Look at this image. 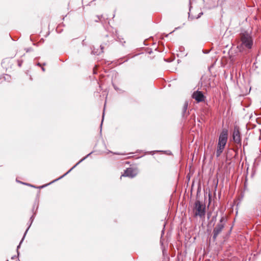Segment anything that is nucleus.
I'll list each match as a JSON object with an SVG mask.
<instances>
[{
  "instance_id": "28",
  "label": "nucleus",
  "mask_w": 261,
  "mask_h": 261,
  "mask_svg": "<svg viewBox=\"0 0 261 261\" xmlns=\"http://www.w3.org/2000/svg\"><path fill=\"white\" fill-rule=\"evenodd\" d=\"M21 184H24V182H21Z\"/></svg>"
},
{
  "instance_id": "29",
  "label": "nucleus",
  "mask_w": 261,
  "mask_h": 261,
  "mask_svg": "<svg viewBox=\"0 0 261 261\" xmlns=\"http://www.w3.org/2000/svg\"><path fill=\"white\" fill-rule=\"evenodd\" d=\"M21 184H24V182H21Z\"/></svg>"
},
{
  "instance_id": "19",
  "label": "nucleus",
  "mask_w": 261,
  "mask_h": 261,
  "mask_svg": "<svg viewBox=\"0 0 261 261\" xmlns=\"http://www.w3.org/2000/svg\"><path fill=\"white\" fill-rule=\"evenodd\" d=\"M37 66H41V64L40 63H38L37 64Z\"/></svg>"
},
{
  "instance_id": "22",
  "label": "nucleus",
  "mask_w": 261,
  "mask_h": 261,
  "mask_svg": "<svg viewBox=\"0 0 261 261\" xmlns=\"http://www.w3.org/2000/svg\"><path fill=\"white\" fill-rule=\"evenodd\" d=\"M28 185H29V186H30L31 187H34V186H32V185H29V184H28Z\"/></svg>"
},
{
  "instance_id": "7",
  "label": "nucleus",
  "mask_w": 261,
  "mask_h": 261,
  "mask_svg": "<svg viewBox=\"0 0 261 261\" xmlns=\"http://www.w3.org/2000/svg\"><path fill=\"white\" fill-rule=\"evenodd\" d=\"M137 174V173L135 170L132 168H128L124 171V174L121 176L133 178L136 176Z\"/></svg>"
},
{
  "instance_id": "5",
  "label": "nucleus",
  "mask_w": 261,
  "mask_h": 261,
  "mask_svg": "<svg viewBox=\"0 0 261 261\" xmlns=\"http://www.w3.org/2000/svg\"><path fill=\"white\" fill-rule=\"evenodd\" d=\"M232 137L233 141L235 143L241 145V133L239 130V127L235 126L234 127Z\"/></svg>"
},
{
  "instance_id": "10",
  "label": "nucleus",
  "mask_w": 261,
  "mask_h": 261,
  "mask_svg": "<svg viewBox=\"0 0 261 261\" xmlns=\"http://www.w3.org/2000/svg\"><path fill=\"white\" fill-rule=\"evenodd\" d=\"M188 106V102L186 101L184 105L183 108H182V114L183 117L187 116L189 115V112L187 113Z\"/></svg>"
},
{
  "instance_id": "26",
  "label": "nucleus",
  "mask_w": 261,
  "mask_h": 261,
  "mask_svg": "<svg viewBox=\"0 0 261 261\" xmlns=\"http://www.w3.org/2000/svg\"><path fill=\"white\" fill-rule=\"evenodd\" d=\"M93 72H94V73L95 74L96 72H95V71L94 70H93Z\"/></svg>"
},
{
  "instance_id": "1",
  "label": "nucleus",
  "mask_w": 261,
  "mask_h": 261,
  "mask_svg": "<svg viewBox=\"0 0 261 261\" xmlns=\"http://www.w3.org/2000/svg\"><path fill=\"white\" fill-rule=\"evenodd\" d=\"M240 44L238 46L240 51L246 49H250L253 45V39L251 33L248 31L242 32L240 34Z\"/></svg>"
},
{
  "instance_id": "18",
  "label": "nucleus",
  "mask_w": 261,
  "mask_h": 261,
  "mask_svg": "<svg viewBox=\"0 0 261 261\" xmlns=\"http://www.w3.org/2000/svg\"><path fill=\"white\" fill-rule=\"evenodd\" d=\"M100 48H101V52H103L102 50L103 49V46L102 45H100Z\"/></svg>"
},
{
  "instance_id": "23",
  "label": "nucleus",
  "mask_w": 261,
  "mask_h": 261,
  "mask_svg": "<svg viewBox=\"0 0 261 261\" xmlns=\"http://www.w3.org/2000/svg\"><path fill=\"white\" fill-rule=\"evenodd\" d=\"M15 257V256H14L12 257V259H13V258H14Z\"/></svg>"
},
{
  "instance_id": "30",
  "label": "nucleus",
  "mask_w": 261,
  "mask_h": 261,
  "mask_svg": "<svg viewBox=\"0 0 261 261\" xmlns=\"http://www.w3.org/2000/svg\"><path fill=\"white\" fill-rule=\"evenodd\" d=\"M7 261H9V260H7Z\"/></svg>"
},
{
  "instance_id": "21",
  "label": "nucleus",
  "mask_w": 261,
  "mask_h": 261,
  "mask_svg": "<svg viewBox=\"0 0 261 261\" xmlns=\"http://www.w3.org/2000/svg\"><path fill=\"white\" fill-rule=\"evenodd\" d=\"M60 177H59V178H58V179H56V180H55V181H56V180H58L60 179ZM53 182H55V180H53Z\"/></svg>"
},
{
  "instance_id": "6",
  "label": "nucleus",
  "mask_w": 261,
  "mask_h": 261,
  "mask_svg": "<svg viewBox=\"0 0 261 261\" xmlns=\"http://www.w3.org/2000/svg\"><path fill=\"white\" fill-rule=\"evenodd\" d=\"M192 97L195 99L197 102L203 101L205 99V96L202 92L197 90L192 94Z\"/></svg>"
},
{
  "instance_id": "2",
  "label": "nucleus",
  "mask_w": 261,
  "mask_h": 261,
  "mask_svg": "<svg viewBox=\"0 0 261 261\" xmlns=\"http://www.w3.org/2000/svg\"><path fill=\"white\" fill-rule=\"evenodd\" d=\"M193 211L194 217H203L205 215V205L199 200H197L194 203Z\"/></svg>"
},
{
  "instance_id": "11",
  "label": "nucleus",
  "mask_w": 261,
  "mask_h": 261,
  "mask_svg": "<svg viewBox=\"0 0 261 261\" xmlns=\"http://www.w3.org/2000/svg\"><path fill=\"white\" fill-rule=\"evenodd\" d=\"M225 147H221L217 145V149L216 150V156L217 157L220 156L222 152H223Z\"/></svg>"
},
{
  "instance_id": "14",
  "label": "nucleus",
  "mask_w": 261,
  "mask_h": 261,
  "mask_svg": "<svg viewBox=\"0 0 261 261\" xmlns=\"http://www.w3.org/2000/svg\"><path fill=\"white\" fill-rule=\"evenodd\" d=\"M104 114H105V109L103 110V115H102V121H101V125H100L101 126H102V122L103 120Z\"/></svg>"
},
{
  "instance_id": "4",
  "label": "nucleus",
  "mask_w": 261,
  "mask_h": 261,
  "mask_svg": "<svg viewBox=\"0 0 261 261\" xmlns=\"http://www.w3.org/2000/svg\"><path fill=\"white\" fill-rule=\"evenodd\" d=\"M228 138V132L226 129H223L221 133L218 140V146L225 147Z\"/></svg>"
},
{
  "instance_id": "15",
  "label": "nucleus",
  "mask_w": 261,
  "mask_h": 261,
  "mask_svg": "<svg viewBox=\"0 0 261 261\" xmlns=\"http://www.w3.org/2000/svg\"><path fill=\"white\" fill-rule=\"evenodd\" d=\"M92 54L93 55H98L99 53H97V51H95L94 50L92 51Z\"/></svg>"
},
{
  "instance_id": "20",
  "label": "nucleus",
  "mask_w": 261,
  "mask_h": 261,
  "mask_svg": "<svg viewBox=\"0 0 261 261\" xmlns=\"http://www.w3.org/2000/svg\"><path fill=\"white\" fill-rule=\"evenodd\" d=\"M41 69H42V70L43 71H45V68H44V67H42L41 68Z\"/></svg>"
},
{
  "instance_id": "9",
  "label": "nucleus",
  "mask_w": 261,
  "mask_h": 261,
  "mask_svg": "<svg viewBox=\"0 0 261 261\" xmlns=\"http://www.w3.org/2000/svg\"><path fill=\"white\" fill-rule=\"evenodd\" d=\"M33 220H34V216L33 215V216L31 217V218H30V221H31L30 225H29V226L28 227V228H27V230H25V232H24V235H23V237L22 239H21V241H20V242L19 244V245H18V246H17V249L20 247L21 244L22 243V241H23V239H24V237H25V235H26V234H27V232H28V230H29V228H30V226H31V224L32 223V222H33Z\"/></svg>"
},
{
  "instance_id": "27",
  "label": "nucleus",
  "mask_w": 261,
  "mask_h": 261,
  "mask_svg": "<svg viewBox=\"0 0 261 261\" xmlns=\"http://www.w3.org/2000/svg\"><path fill=\"white\" fill-rule=\"evenodd\" d=\"M188 14H189V17H190V13L189 12L188 13Z\"/></svg>"
},
{
  "instance_id": "16",
  "label": "nucleus",
  "mask_w": 261,
  "mask_h": 261,
  "mask_svg": "<svg viewBox=\"0 0 261 261\" xmlns=\"http://www.w3.org/2000/svg\"><path fill=\"white\" fill-rule=\"evenodd\" d=\"M203 14V13L202 12H201L198 15V17H197V18H199Z\"/></svg>"
},
{
  "instance_id": "12",
  "label": "nucleus",
  "mask_w": 261,
  "mask_h": 261,
  "mask_svg": "<svg viewBox=\"0 0 261 261\" xmlns=\"http://www.w3.org/2000/svg\"><path fill=\"white\" fill-rule=\"evenodd\" d=\"M25 50L26 52L28 53L33 50V49L31 47L25 48Z\"/></svg>"
},
{
  "instance_id": "3",
  "label": "nucleus",
  "mask_w": 261,
  "mask_h": 261,
  "mask_svg": "<svg viewBox=\"0 0 261 261\" xmlns=\"http://www.w3.org/2000/svg\"><path fill=\"white\" fill-rule=\"evenodd\" d=\"M227 218L223 216H221V217L219 220V222L217 224L216 226L214 227L213 231V239L215 241L218 236L222 232L223 228L225 227L226 222H227Z\"/></svg>"
},
{
  "instance_id": "24",
  "label": "nucleus",
  "mask_w": 261,
  "mask_h": 261,
  "mask_svg": "<svg viewBox=\"0 0 261 261\" xmlns=\"http://www.w3.org/2000/svg\"><path fill=\"white\" fill-rule=\"evenodd\" d=\"M191 6H190V8H189V10H190V11L191 10Z\"/></svg>"
},
{
  "instance_id": "17",
  "label": "nucleus",
  "mask_w": 261,
  "mask_h": 261,
  "mask_svg": "<svg viewBox=\"0 0 261 261\" xmlns=\"http://www.w3.org/2000/svg\"><path fill=\"white\" fill-rule=\"evenodd\" d=\"M21 63H22V62H20V61H18V66H19V67H20V66H21Z\"/></svg>"
},
{
  "instance_id": "13",
  "label": "nucleus",
  "mask_w": 261,
  "mask_h": 261,
  "mask_svg": "<svg viewBox=\"0 0 261 261\" xmlns=\"http://www.w3.org/2000/svg\"><path fill=\"white\" fill-rule=\"evenodd\" d=\"M216 218H217V215L213 216L212 219V221L215 222L216 221Z\"/></svg>"
},
{
  "instance_id": "8",
  "label": "nucleus",
  "mask_w": 261,
  "mask_h": 261,
  "mask_svg": "<svg viewBox=\"0 0 261 261\" xmlns=\"http://www.w3.org/2000/svg\"><path fill=\"white\" fill-rule=\"evenodd\" d=\"M93 152H91L89 154H88L86 156H85L84 158L82 159L79 162H77L74 166H73L68 171H67L66 173H65L64 175H63L62 176L60 177V178H62L65 175H66L67 174H68L73 169H74L77 165H78L79 164H80L82 162H83L84 160H85L88 156H89Z\"/></svg>"
},
{
  "instance_id": "25",
  "label": "nucleus",
  "mask_w": 261,
  "mask_h": 261,
  "mask_svg": "<svg viewBox=\"0 0 261 261\" xmlns=\"http://www.w3.org/2000/svg\"><path fill=\"white\" fill-rule=\"evenodd\" d=\"M115 89L117 90V87H116L115 86H114Z\"/></svg>"
}]
</instances>
